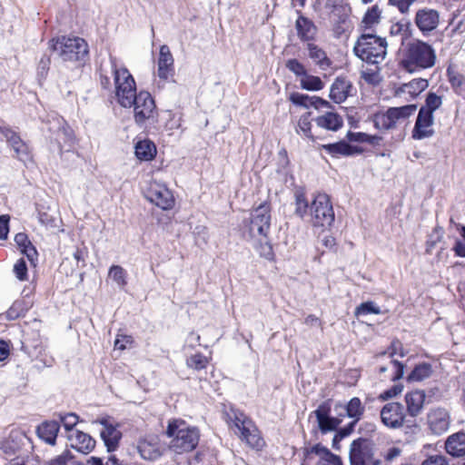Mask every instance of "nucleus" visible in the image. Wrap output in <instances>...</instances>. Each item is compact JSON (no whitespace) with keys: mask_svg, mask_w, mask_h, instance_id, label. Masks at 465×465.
I'll use <instances>...</instances> for the list:
<instances>
[{"mask_svg":"<svg viewBox=\"0 0 465 465\" xmlns=\"http://www.w3.org/2000/svg\"><path fill=\"white\" fill-rule=\"evenodd\" d=\"M38 219L39 222L47 229H54L58 227L57 218L48 212L39 211Z\"/></svg>","mask_w":465,"mask_h":465,"instance_id":"864d4df0","label":"nucleus"},{"mask_svg":"<svg viewBox=\"0 0 465 465\" xmlns=\"http://www.w3.org/2000/svg\"><path fill=\"white\" fill-rule=\"evenodd\" d=\"M286 68L293 73L296 76L303 77L307 74L304 65L297 59H289L286 62Z\"/></svg>","mask_w":465,"mask_h":465,"instance_id":"5fc2aeb1","label":"nucleus"},{"mask_svg":"<svg viewBox=\"0 0 465 465\" xmlns=\"http://www.w3.org/2000/svg\"><path fill=\"white\" fill-rule=\"evenodd\" d=\"M451 422L450 411L443 407L430 408L426 415V424L430 432L440 436L447 432Z\"/></svg>","mask_w":465,"mask_h":465,"instance_id":"f8f14e48","label":"nucleus"},{"mask_svg":"<svg viewBox=\"0 0 465 465\" xmlns=\"http://www.w3.org/2000/svg\"><path fill=\"white\" fill-rule=\"evenodd\" d=\"M382 423L391 429L401 428L405 420L403 406L399 402H389L381 411Z\"/></svg>","mask_w":465,"mask_h":465,"instance_id":"f3484780","label":"nucleus"},{"mask_svg":"<svg viewBox=\"0 0 465 465\" xmlns=\"http://www.w3.org/2000/svg\"><path fill=\"white\" fill-rule=\"evenodd\" d=\"M232 421L235 429V433L238 434L241 440L248 446L257 450L262 448L264 441L260 436L257 428L249 418L243 413H234Z\"/></svg>","mask_w":465,"mask_h":465,"instance_id":"6e6552de","label":"nucleus"},{"mask_svg":"<svg viewBox=\"0 0 465 465\" xmlns=\"http://www.w3.org/2000/svg\"><path fill=\"white\" fill-rule=\"evenodd\" d=\"M314 415L318 423V428L322 434L334 431L342 421L341 417H332L331 415V402L326 401L321 403L318 408L311 414Z\"/></svg>","mask_w":465,"mask_h":465,"instance_id":"2eb2a0df","label":"nucleus"},{"mask_svg":"<svg viewBox=\"0 0 465 465\" xmlns=\"http://www.w3.org/2000/svg\"><path fill=\"white\" fill-rule=\"evenodd\" d=\"M73 459V455L69 450H63L60 454L49 459L46 465H67Z\"/></svg>","mask_w":465,"mask_h":465,"instance_id":"603ef678","label":"nucleus"},{"mask_svg":"<svg viewBox=\"0 0 465 465\" xmlns=\"http://www.w3.org/2000/svg\"><path fill=\"white\" fill-rule=\"evenodd\" d=\"M322 148L332 155H352L360 153V150L354 146L350 145L346 142L324 144L322 145Z\"/></svg>","mask_w":465,"mask_h":465,"instance_id":"c9c22d12","label":"nucleus"},{"mask_svg":"<svg viewBox=\"0 0 465 465\" xmlns=\"http://www.w3.org/2000/svg\"><path fill=\"white\" fill-rule=\"evenodd\" d=\"M59 420L68 434L71 431H75L74 426L78 423V416L73 412L66 413L64 415H59Z\"/></svg>","mask_w":465,"mask_h":465,"instance_id":"8fccbe9b","label":"nucleus"},{"mask_svg":"<svg viewBox=\"0 0 465 465\" xmlns=\"http://www.w3.org/2000/svg\"><path fill=\"white\" fill-rule=\"evenodd\" d=\"M207 363V358L200 353L192 355L186 360L187 366L197 371L204 369Z\"/></svg>","mask_w":465,"mask_h":465,"instance_id":"09e8293b","label":"nucleus"},{"mask_svg":"<svg viewBox=\"0 0 465 465\" xmlns=\"http://www.w3.org/2000/svg\"><path fill=\"white\" fill-rule=\"evenodd\" d=\"M353 90L352 84L345 77H337L331 86L330 98L341 104L344 102L348 96L351 95Z\"/></svg>","mask_w":465,"mask_h":465,"instance_id":"4be33fe9","label":"nucleus"},{"mask_svg":"<svg viewBox=\"0 0 465 465\" xmlns=\"http://www.w3.org/2000/svg\"><path fill=\"white\" fill-rule=\"evenodd\" d=\"M310 116H311V114L307 113L305 114H302L300 117V119L298 121V124H297V132L302 133L306 137L313 140V136L311 132L312 123H311Z\"/></svg>","mask_w":465,"mask_h":465,"instance_id":"49530a36","label":"nucleus"},{"mask_svg":"<svg viewBox=\"0 0 465 465\" xmlns=\"http://www.w3.org/2000/svg\"><path fill=\"white\" fill-rule=\"evenodd\" d=\"M417 110L416 104L391 107L384 113L374 114V126L379 130H390L404 124Z\"/></svg>","mask_w":465,"mask_h":465,"instance_id":"423d86ee","label":"nucleus"},{"mask_svg":"<svg viewBox=\"0 0 465 465\" xmlns=\"http://www.w3.org/2000/svg\"><path fill=\"white\" fill-rule=\"evenodd\" d=\"M15 242L20 250L25 254L33 265L37 259V252L32 242L29 241L27 235L23 232H19L15 236Z\"/></svg>","mask_w":465,"mask_h":465,"instance_id":"7c9ffc66","label":"nucleus"},{"mask_svg":"<svg viewBox=\"0 0 465 465\" xmlns=\"http://www.w3.org/2000/svg\"><path fill=\"white\" fill-rule=\"evenodd\" d=\"M108 275L120 288H124L127 284L126 272L119 265L111 266Z\"/></svg>","mask_w":465,"mask_h":465,"instance_id":"79ce46f5","label":"nucleus"},{"mask_svg":"<svg viewBox=\"0 0 465 465\" xmlns=\"http://www.w3.org/2000/svg\"><path fill=\"white\" fill-rule=\"evenodd\" d=\"M271 226V213L269 205H259L252 213L250 233L253 238L266 239Z\"/></svg>","mask_w":465,"mask_h":465,"instance_id":"9d476101","label":"nucleus"},{"mask_svg":"<svg viewBox=\"0 0 465 465\" xmlns=\"http://www.w3.org/2000/svg\"><path fill=\"white\" fill-rule=\"evenodd\" d=\"M261 243L259 246H257V250L259 251L261 256H263L264 258L271 260L273 257V252L272 247L269 243L268 239H262L259 238Z\"/></svg>","mask_w":465,"mask_h":465,"instance_id":"4d7b16f0","label":"nucleus"},{"mask_svg":"<svg viewBox=\"0 0 465 465\" xmlns=\"http://www.w3.org/2000/svg\"><path fill=\"white\" fill-rule=\"evenodd\" d=\"M431 366L429 363L417 365L408 377L411 381H421L431 375Z\"/></svg>","mask_w":465,"mask_h":465,"instance_id":"ea45409f","label":"nucleus"},{"mask_svg":"<svg viewBox=\"0 0 465 465\" xmlns=\"http://www.w3.org/2000/svg\"><path fill=\"white\" fill-rule=\"evenodd\" d=\"M421 465H449L447 459L442 455H431L424 460Z\"/></svg>","mask_w":465,"mask_h":465,"instance_id":"052dcab7","label":"nucleus"},{"mask_svg":"<svg viewBox=\"0 0 465 465\" xmlns=\"http://www.w3.org/2000/svg\"><path fill=\"white\" fill-rule=\"evenodd\" d=\"M137 450L147 460H155L163 455V448L155 436L141 439L137 443Z\"/></svg>","mask_w":465,"mask_h":465,"instance_id":"6ab92c4d","label":"nucleus"},{"mask_svg":"<svg viewBox=\"0 0 465 465\" xmlns=\"http://www.w3.org/2000/svg\"><path fill=\"white\" fill-rule=\"evenodd\" d=\"M381 309L378 307L373 302H366L361 303L358 307L355 309V315H367V314H380Z\"/></svg>","mask_w":465,"mask_h":465,"instance_id":"de8ad7c7","label":"nucleus"},{"mask_svg":"<svg viewBox=\"0 0 465 465\" xmlns=\"http://www.w3.org/2000/svg\"><path fill=\"white\" fill-rule=\"evenodd\" d=\"M361 77L368 84L371 85H377L380 84L381 77L380 74V68L375 65L374 69L365 68L361 71Z\"/></svg>","mask_w":465,"mask_h":465,"instance_id":"c03bdc74","label":"nucleus"},{"mask_svg":"<svg viewBox=\"0 0 465 465\" xmlns=\"http://www.w3.org/2000/svg\"><path fill=\"white\" fill-rule=\"evenodd\" d=\"M353 51L355 55L363 62L379 65L385 60L387 42L376 35L363 33L355 43Z\"/></svg>","mask_w":465,"mask_h":465,"instance_id":"20e7f679","label":"nucleus"},{"mask_svg":"<svg viewBox=\"0 0 465 465\" xmlns=\"http://www.w3.org/2000/svg\"><path fill=\"white\" fill-rule=\"evenodd\" d=\"M23 439V435L17 430H12L5 440L1 441L0 449H2L6 454H14L20 447V440Z\"/></svg>","mask_w":465,"mask_h":465,"instance_id":"e433bc0d","label":"nucleus"},{"mask_svg":"<svg viewBox=\"0 0 465 465\" xmlns=\"http://www.w3.org/2000/svg\"><path fill=\"white\" fill-rule=\"evenodd\" d=\"M132 107L134 108V119L136 124L144 126L156 121V105L150 93L140 91L134 98Z\"/></svg>","mask_w":465,"mask_h":465,"instance_id":"0eeeda50","label":"nucleus"},{"mask_svg":"<svg viewBox=\"0 0 465 465\" xmlns=\"http://www.w3.org/2000/svg\"><path fill=\"white\" fill-rule=\"evenodd\" d=\"M50 46L64 61H80L88 54L86 42L77 36H62L56 40L53 39L50 42Z\"/></svg>","mask_w":465,"mask_h":465,"instance_id":"39448f33","label":"nucleus"},{"mask_svg":"<svg viewBox=\"0 0 465 465\" xmlns=\"http://www.w3.org/2000/svg\"><path fill=\"white\" fill-rule=\"evenodd\" d=\"M50 60L49 58L43 57L38 64V74L44 77L49 69Z\"/></svg>","mask_w":465,"mask_h":465,"instance_id":"338daca9","label":"nucleus"},{"mask_svg":"<svg viewBox=\"0 0 465 465\" xmlns=\"http://www.w3.org/2000/svg\"><path fill=\"white\" fill-rule=\"evenodd\" d=\"M452 250L457 256L465 257V241L456 240Z\"/></svg>","mask_w":465,"mask_h":465,"instance_id":"69168bd1","label":"nucleus"},{"mask_svg":"<svg viewBox=\"0 0 465 465\" xmlns=\"http://www.w3.org/2000/svg\"><path fill=\"white\" fill-rule=\"evenodd\" d=\"M449 81L453 87H460L465 81V76L461 74L454 65H450L447 69Z\"/></svg>","mask_w":465,"mask_h":465,"instance_id":"3c124183","label":"nucleus"},{"mask_svg":"<svg viewBox=\"0 0 465 465\" xmlns=\"http://www.w3.org/2000/svg\"><path fill=\"white\" fill-rule=\"evenodd\" d=\"M88 463L90 465H125L118 459H116L114 456H111L104 464L103 463L101 459L95 457H92L88 460Z\"/></svg>","mask_w":465,"mask_h":465,"instance_id":"680f3d73","label":"nucleus"},{"mask_svg":"<svg viewBox=\"0 0 465 465\" xmlns=\"http://www.w3.org/2000/svg\"><path fill=\"white\" fill-rule=\"evenodd\" d=\"M9 220L10 217L8 215L0 216V240H5L7 238L9 232Z\"/></svg>","mask_w":465,"mask_h":465,"instance_id":"e2e57ef3","label":"nucleus"},{"mask_svg":"<svg viewBox=\"0 0 465 465\" xmlns=\"http://www.w3.org/2000/svg\"><path fill=\"white\" fill-rule=\"evenodd\" d=\"M14 272L20 281L27 279V266L24 259H19L14 265Z\"/></svg>","mask_w":465,"mask_h":465,"instance_id":"6e6d98bb","label":"nucleus"},{"mask_svg":"<svg viewBox=\"0 0 465 465\" xmlns=\"http://www.w3.org/2000/svg\"><path fill=\"white\" fill-rule=\"evenodd\" d=\"M100 78H101L102 86L104 89L110 90L112 88L111 79H110V76L108 75V72L104 68L101 69Z\"/></svg>","mask_w":465,"mask_h":465,"instance_id":"774afa93","label":"nucleus"},{"mask_svg":"<svg viewBox=\"0 0 465 465\" xmlns=\"http://www.w3.org/2000/svg\"><path fill=\"white\" fill-rule=\"evenodd\" d=\"M295 28L298 37L302 41L312 40L316 35L317 28L312 21L300 15L295 22Z\"/></svg>","mask_w":465,"mask_h":465,"instance_id":"bb28decb","label":"nucleus"},{"mask_svg":"<svg viewBox=\"0 0 465 465\" xmlns=\"http://www.w3.org/2000/svg\"><path fill=\"white\" fill-rule=\"evenodd\" d=\"M425 397V392L421 390H415L406 393L405 402L410 416L417 417L421 412Z\"/></svg>","mask_w":465,"mask_h":465,"instance_id":"b1692460","label":"nucleus"},{"mask_svg":"<svg viewBox=\"0 0 465 465\" xmlns=\"http://www.w3.org/2000/svg\"><path fill=\"white\" fill-rule=\"evenodd\" d=\"M145 197L163 210H171L174 206V198L165 184L152 180L145 191Z\"/></svg>","mask_w":465,"mask_h":465,"instance_id":"9b49d317","label":"nucleus"},{"mask_svg":"<svg viewBox=\"0 0 465 465\" xmlns=\"http://www.w3.org/2000/svg\"><path fill=\"white\" fill-rule=\"evenodd\" d=\"M439 21V13L429 8L419 10L415 17L416 25L423 33L434 30L438 26Z\"/></svg>","mask_w":465,"mask_h":465,"instance_id":"412c9836","label":"nucleus"},{"mask_svg":"<svg viewBox=\"0 0 465 465\" xmlns=\"http://www.w3.org/2000/svg\"><path fill=\"white\" fill-rule=\"evenodd\" d=\"M445 449L453 457L465 455V433L457 432L449 436L445 442Z\"/></svg>","mask_w":465,"mask_h":465,"instance_id":"a878e982","label":"nucleus"},{"mask_svg":"<svg viewBox=\"0 0 465 465\" xmlns=\"http://www.w3.org/2000/svg\"><path fill=\"white\" fill-rule=\"evenodd\" d=\"M302 453L305 462H311L318 458L316 465H343L339 456L320 443L304 447Z\"/></svg>","mask_w":465,"mask_h":465,"instance_id":"4468645a","label":"nucleus"},{"mask_svg":"<svg viewBox=\"0 0 465 465\" xmlns=\"http://www.w3.org/2000/svg\"><path fill=\"white\" fill-rule=\"evenodd\" d=\"M93 424H100L102 426L100 436L107 450H115L122 439V432L118 429V424L110 417L98 418L93 421Z\"/></svg>","mask_w":465,"mask_h":465,"instance_id":"ddd939ff","label":"nucleus"},{"mask_svg":"<svg viewBox=\"0 0 465 465\" xmlns=\"http://www.w3.org/2000/svg\"><path fill=\"white\" fill-rule=\"evenodd\" d=\"M300 84L302 89L319 91L323 88V83L320 77L306 74L301 78Z\"/></svg>","mask_w":465,"mask_h":465,"instance_id":"a19ab883","label":"nucleus"},{"mask_svg":"<svg viewBox=\"0 0 465 465\" xmlns=\"http://www.w3.org/2000/svg\"><path fill=\"white\" fill-rule=\"evenodd\" d=\"M133 342V338L127 335H120L118 334L114 341V349L123 351L126 349L127 344H131Z\"/></svg>","mask_w":465,"mask_h":465,"instance_id":"bf43d9fd","label":"nucleus"},{"mask_svg":"<svg viewBox=\"0 0 465 465\" xmlns=\"http://www.w3.org/2000/svg\"><path fill=\"white\" fill-rule=\"evenodd\" d=\"M403 364L395 360H391L387 365L381 366L379 372L381 374L389 372L388 378L391 381L400 380L403 376Z\"/></svg>","mask_w":465,"mask_h":465,"instance_id":"4c0bfd02","label":"nucleus"},{"mask_svg":"<svg viewBox=\"0 0 465 465\" xmlns=\"http://www.w3.org/2000/svg\"><path fill=\"white\" fill-rule=\"evenodd\" d=\"M110 74L114 79L116 102L124 108H131L138 94L134 78L124 66H119L115 57L110 56Z\"/></svg>","mask_w":465,"mask_h":465,"instance_id":"f257e3e1","label":"nucleus"},{"mask_svg":"<svg viewBox=\"0 0 465 465\" xmlns=\"http://www.w3.org/2000/svg\"><path fill=\"white\" fill-rule=\"evenodd\" d=\"M166 435L172 438L169 448L177 454L193 450L200 440V431L196 427L188 425L183 420H170Z\"/></svg>","mask_w":465,"mask_h":465,"instance_id":"7ed1b4c3","label":"nucleus"},{"mask_svg":"<svg viewBox=\"0 0 465 465\" xmlns=\"http://www.w3.org/2000/svg\"><path fill=\"white\" fill-rule=\"evenodd\" d=\"M173 63L170 48L166 45H162L157 62V75L160 79L167 81L174 75Z\"/></svg>","mask_w":465,"mask_h":465,"instance_id":"aec40b11","label":"nucleus"},{"mask_svg":"<svg viewBox=\"0 0 465 465\" xmlns=\"http://www.w3.org/2000/svg\"><path fill=\"white\" fill-rule=\"evenodd\" d=\"M59 429L57 421H45L37 427L36 432L38 437L47 444L54 445Z\"/></svg>","mask_w":465,"mask_h":465,"instance_id":"c85d7f7f","label":"nucleus"},{"mask_svg":"<svg viewBox=\"0 0 465 465\" xmlns=\"http://www.w3.org/2000/svg\"><path fill=\"white\" fill-rule=\"evenodd\" d=\"M290 101L297 105L308 106L309 104H311L316 108H319L320 106L329 107L330 105L329 102L322 100V98L315 96L309 97L306 94L299 93H292L290 95Z\"/></svg>","mask_w":465,"mask_h":465,"instance_id":"72a5a7b5","label":"nucleus"},{"mask_svg":"<svg viewBox=\"0 0 465 465\" xmlns=\"http://www.w3.org/2000/svg\"><path fill=\"white\" fill-rule=\"evenodd\" d=\"M310 214L314 226L328 227L334 222V212L329 196L317 194L310 205Z\"/></svg>","mask_w":465,"mask_h":465,"instance_id":"1a4fd4ad","label":"nucleus"},{"mask_svg":"<svg viewBox=\"0 0 465 465\" xmlns=\"http://www.w3.org/2000/svg\"><path fill=\"white\" fill-rule=\"evenodd\" d=\"M1 132L13 147L15 156L20 160H25L27 157V146L23 143L20 137L10 129H1Z\"/></svg>","mask_w":465,"mask_h":465,"instance_id":"c756f323","label":"nucleus"},{"mask_svg":"<svg viewBox=\"0 0 465 465\" xmlns=\"http://www.w3.org/2000/svg\"><path fill=\"white\" fill-rule=\"evenodd\" d=\"M436 63L434 49L427 43L414 41L410 43L400 62V65L408 73H418L431 68Z\"/></svg>","mask_w":465,"mask_h":465,"instance_id":"f03ea898","label":"nucleus"},{"mask_svg":"<svg viewBox=\"0 0 465 465\" xmlns=\"http://www.w3.org/2000/svg\"><path fill=\"white\" fill-rule=\"evenodd\" d=\"M316 124L319 127L330 131L339 130L343 124L342 118L336 113L328 112L315 119Z\"/></svg>","mask_w":465,"mask_h":465,"instance_id":"2f4dec72","label":"nucleus"},{"mask_svg":"<svg viewBox=\"0 0 465 465\" xmlns=\"http://www.w3.org/2000/svg\"><path fill=\"white\" fill-rule=\"evenodd\" d=\"M309 57L322 70L328 69L331 65V61L327 56L325 51L318 45L309 43L307 45Z\"/></svg>","mask_w":465,"mask_h":465,"instance_id":"473e14b6","label":"nucleus"},{"mask_svg":"<svg viewBox=\"0 0 465 465\" xmlns=\"http://www.w3.org/2000/svg\"><path fill=\"white\" fill-rule=\"evenodd\" d=\"M442 104V96L435 93L430 92L427 94L425 104L420 107V111L433 115V113L438 110Z\"/></svg>","mask_w":465,"mask_h":465,"instance_id":"58836bf2","label":"nucleus"},{"mask_svg":"<svg viewBox=\"0 0 465 465\" xmlns=\"http://www.w3.org/2000/svg\"><path fill=\"white\" fill-rule=\"evenodd\" d=\"M345 409L346 415L352 419L353 423H357L363 416L365 408L358 397L351 398L349 402L343 406L341 402L335 404V410Z\"/></svg>","mask_w":465,"mask_h":465,"instance_id":"cd10ccee","label":"nucleus"},{"mask_svg":"<svg viewBox=\"0 0 465 465\" xmlns=\"http://www.w3.org/2000/svg\"><path fill=\"white\" fill-rule=\"evenodd\" d=\"M325 6L331 9L333 15H338L341 13H342V15H345L346 7L341 5V0H327Z\"/></svg>","mask_w":465,"mask_h":465,"instance_id":"13d9d810","label":"nucleus"},{"mask_svg":"<svg viewBox=\"0 0 465 465\" xmlns=\"http://www.w3.org/2000/svg\"><path fill=\"white\" fill-rule=\"evenodd\" d=\"M429 86L428 80L423 78H416L407 84H401L396 91V96L409 95L411 98L417 97Z\"/></svg>","mask_w":465,"mask_h":465,"instance_id":"393cba45","label":"nucleus"},{"mask_svg":"<svg viewBox=\"0 0 465 465\" xmlns=\"http://www.w3.org/2000/svg\"><path fill=\"white\" fill-rule=\"evenodd\" d=\"M433 124L434 116L420 110L412 130V138L422 140L431 137L434 134Z\"/></svg>","mask_w":465,"mask_h":465,"instance_id":"a211bd4d","label":"nucleus"},{"mask_svg":"<svg viewBox=\"0 0 465 465\" xmlns=\"http://www.w3.org/2000/svg\"><path fill=\"white\" fill-rule=\"evenodd\" d=\"M351 465H380L374 458L365 440H353L350 450Z\"/></svg>","mask_w":465,"mask_h":465,"instance_id":"dca6fc26","label":"nucleus"},{"mask_svg":"<svg viewBox=\"0 0 465 465\" xmlns=\"http://www.w3.org/2000/svg\"><path fill=\"white\" fill-rule=\"evenodd\" d=\"M134 149L136 157L141 161H151L156 154V147L149 140L139 141Z\"/></svg>","mask_w":465,"mask_h":465,"instance_id":"f704fd0d","label":"nucleus"},{"mask_svg":"<svg viewBox=\"0 0 465 465\" xmlns=\"http://www.w3.org/2000/svg\"><path fill=\"white\" fill-rule=\"evenodd\" d=\"M356 423H353L352 421L345 428H342L338 431L337 434H335L333 438V443H335L337 440L349 436L352 430H354Z\"/></svg>","mask_w":465,"mask_h":465,"instance_id":"0e129e2a","label":"nucleus"},{"mask_svg":"<svg viewBox=\"0 0 465 465\" xmlns=\"http://www.w3.org/2000/svg\"><path fill=\"white\" fill-rule=\"evenodd\" d=\"M380 18L381 10L378 5H373L366 12L362 19V24L365 28H371L372 25H377L380 22Z\"/></svg>","mask_w":465,"mask_h":465,"instance_id":"a18cd8bd","label":"nucleus"},{"mask_svg":"<svg viewBox=\"0 0 465 465\" xmlns=\"http://www.w3.org/2000/svg\"><path fill=\"white\" fill-rule=\"evenodd\" d=\"M67 439L73 448L83 453L90 452L95 446V440L89 434L77 430L67 434Z\"/></svg>","mask_w":465,"mask_h":465,"instance_id":"5701e85b","label":"nucleus"},{"mask_svg":"<svg viewBox=\"0 0 465 465\" xmlns=\"http://www.w3.org/2000/svg\"><path fill=\"white\" fill-rule=\"evenodd\" d=\"M309 203L304 193L296 192L295 193V214L303 219L308 214Z\"/></svg>","mask_w":465,"mask_h":465,"instance_id":"37998d69","label":"nucleus"}]
</instances>
